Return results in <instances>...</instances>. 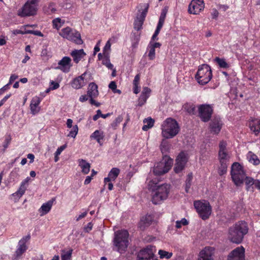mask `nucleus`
Wrapping results in <instances>:
<instances>
[{"mask_svg": "<svg viewBox=\"0 0 260 260\" xmlns=\"http://www.w3.org/2000/svg\"><path fill=\"white\" fill-rule=\"evenodd\" d=\"M248 230L247 224L245 221H239L229 229V238L233 243L239 244L242 241Z\"/></svg>", "mask_w": 260, "mask_h": 260, "instance_id": "f257e3e1", "label": "nucleus"}, {"mask_svg": "<svg viewBox=\"0 0 260 260\" xmlns=\"http://www.w3.org/2000/svg\"><path fill=\"white\" fill-rule=\"evenodd\" d=\"M161 129V136L165 139H171L178 134L180 128L176 120L168 118L162 123Z\"/></svg>", "mask_w": 260, "mask_h": 260, "instance_id": "f03ea898", "label": "nucleus"}, {"mask_svg": "<svg viewBox=\"0 0 260 260\" xmlns=\"http://www.w3.org/2000/svg\"><path fill=\"white\" fill-rule=\"evenodd\" d=\"M170 190V186L168 184L157 185L152 190V202L154 204H160L166 200Z\"/></svg>", "mask_w": 260, "mask_h": 260, "instance_id": "7ed1b4c3", "label": "nucleus"}, {"mask_svg": "<svg viewBox=\"0 0 260 260\" xmlns=\"http://www.w3.org/2000/svg\"><path fill=\"white\" fill-rule=\"evenodd\" d=\"M128 233L126 230L118 231L115 233L113 242L115 249L120 253L124 252L128 246Z\"/></svg>", "mask_w": 260, "mask_h": 260, "instance_id": "20e7f679", "label": "nucleus"}, {"mask_svg": "<svg viewBox=\"0 0 260 260\" xmlns=\"http://www.w3.org/2000/svg\"><path fill=\"white\" fill-rule=\"evenodd\" d=\"M195 78L200 84L205 85L207 84L212 78L210 67L206 64L200 66Z\"/></svg>", "mask_w": 260, "mask_h": 260, "instance_id": "39448f33", "label": "nucleus"}, {"mask_svg": "<svg viewBox=\"0 0 260 260\" xmlns=\"http://www.w3.org/2000/svg\"><path fill=\"white\" fill-rule=\"evenodd\" d=\"M231 175L233 181L236 186L243 184L245 178L243 167L238 162H234L231 167Z\"/></svg>", "mask_w": 260, "mask_h": 260, "instance_id": "423d86ee", "label": "nucleus"}, {"mask_svg": "<svg viewBox=\"0 0 260 260\" xmlns=\"http://www.w3.org/2000/svg\"><path fill=\"white\" fill-rule=\"evenodd\" d=\"M193 205L202 219L206 220L209 218L212 212V208L208 201L206 200L196 201L194 202Z\"/></svg>", "mask_w": 260, "mask_h": 260, "instance_id": "0eeeda50", "label": "nucleus"}, {"mask_svg": "<svg viewBox=\"0 0 260 260\" xmlns=\"http://www.w3.org/2000/svg\"><path fill=\"white\" fill-rule=\"evenodd\" d=\"M39 0H28L18 10V15L21 17L33 16L36 14Z\"/></svg>", "mask_w": 260, "mask_h": 260, "instance_id": "6e6552de", "label": "nucleus"}, {"mask_svg": "<svg viewBox=\"0 0 260 260\" xmlns=\"http://www.w3.org/2000/svg\"><path fill=\"white\" fill-rule=\"evenodd\" d=\"M173 160L168 155L163 156L160 161L154 167L153 172L156 175H161L167 173L173 165Z\"/></svg>", "mask_w": 260, "mask_h": 260, "instance_id": "1a4fd4ad", "label": "nucleus"}, {"mask_svg": "<svg viewBox=\"0 0 260 260\" xmlns=\"http://www.w3.org/2000/svg\"><path fill=\"white\" fill-rule=\"evenodd\" d=\"M59 35L63 38L72 41L77 44L80 45L83 43L80 33L70 27L61 29Z\"/></svg>", "mask_w": 260, "mask_h": 260, "instance_id": "9d476101", "label": "nucleus"}, {"mask_svg": "<svg viewBox=\"0 0 260 260\" xmlns=\"http://www.w3.org/2000/svg\"><path fill=\"white\" fill-rule=\"evenodd\" d=\"M155 247L149 245L142 249L137 254V260H158L154 256Z\"/></svg>", "mask_w": 260, "mask_h": 260, "instance_id": "9b49d317", "label": "nucleus"}, {"mask_svg": "<svg viewBox=\"0 0 260 260\" xmlns=\"http://www.w3.org/2000/svg\"><path fill=\"white\" fill-rule=\"evenodd\" d=\"M30 236L28 235L22 237L18 242L16 250L13 255L12 258L14 260L18 259L21 257L22 255L27 249L26 243L29 240Z\"/></svg>", "mask_w": 260, "mask_h": 260, "instance_id": "f8f14e48", "label": "nucleus"}, {"mask_svg": "<svg viewBox=\"0 0 260 260\" xmlns=\"http://www.w3.org/2000/svg\"><path fill=\"white\" fill-rule=\"evenodd\" d=\"M141 10H139V13L138 14L136 19L134 22V28L136 30H140L143 24L144 19L148 12L149 8L148 4H144L140 5Z\"/></svg>", "mask_w": 260, "mask_h": 260, "instance_id": "ddd939ff", "label": "nucleus"}, {"mask_svg": "<svg viewBox=\"0 0 260 260\" xmlns=\"http://www.w3.org/2000/svg\"><path fill=\"white\" fill-rule=\"evenodd\" d=\"M187 161V154L184 152H180L176 159L174 168V172L177 174L181 173L184 170Z\"/></svg>", "mask_w": 260, "mask_h": 260, "instance_id": "4468645a", "label": "nucleus"}, {"mask_svg": "<svg viewBox=\"0 0 260 260\" xmlns=\"http://www.w3.org/2000/svg\"><path fill=\"white\" fill-rule=\"evenodd\" d=\"M204 0H192L188 6V11L193 15L199 14L204 9Z\"/></svg>", "mask_w": 260, "mask_h": 260, "instance_id": "2eb2a0df", "label": "nucleus"}, {"mask_svg": "<svg viewBox=\"0 0 260 260\" xmlns=\"http://www.w3.org/2000/svg\"><path fill=\"white\" fill-rule=\"evenodd\" d=\"M213 109L208 105H202L199 107V115L201 119L204 121H208L211 118Z\"/></svg>", "mask_w": 260, "mask_h": 260, "instance_id": "dca6fc26", "label": "nucleus"}, {"mask_svg": "<svg viewBox=\"0 0 260 260\" xmlns=\"http://www.w3.org/2000/svg\"><path fill=\"white\" fill-rule=\"evenodd\" d=\"M245 249L243 246L238 247L232 250L228 255V260H244Z\"/></svg>", "mask_w": 260, "mask_h": 260, "instance_id": "f3484780", "label": "nucleus"}, {"mask_svg": "<svg viewBox=\"0 0 260 260\" xmlns=\"http://www.w3.org/2000/svg\"><path fill=\"white\" fill-rule=\"evenodd\" d=\"M72 66L71 58L68 56H64L58 62V67L56 69L64 73H68L70 72Z\"/></svg>", "mask_w": 260, "mask_h": 260, "instance_id": "a211bd4d", "label": "nucleus"}, {"mask_svg": "<svg viewBox=\"0 0 260 260\" xmlns=\"http://www.w3.org/2000/svg\"><path fill=\"white\" fill-rule=\"evenodd\" d=\"M161 44L157 42L150 41L147 47L146 53H148V56L150 60H154L155 58V49L159 48Z\"/></svg>", "mask_w": 260, "mask_h": 260, "instance_id": "6ab92c4d", "label": "nucleus"}, {"mask_svg": "<svg viewBox=\"0 0 260 260\" xmlns=\"http://www.w3.org/2000/svg\"><path fill=\"white\" fill-rule=\"evenodd\" d=\"M222 122L220 117H214L210 122V128L211 133L217 134L221 130Z\"/></svg>", "mask_w": 260, "mask_h": 260, "instance_id": "aec40b11", "label": "nucleus"}, {"mask_svg": "<svg viewBox=\"0 0 260 260\" xmlns=\"http://www.w3.org/2000/svg\"><path fill=\"white\" fill-rule=\"evenodd\" d=\"M214 252L213 247H206L200 252L198 260H212Z\"/></svg>", "mask_w": 260, "mask_h": 260, "instance_id": "412c9836", "label": "nucleus"}, {"mask_svg": "<svg viewBox=\"0 0 260 260\" xmlns=\"http://www.w3.org/2000/svg\"><path fill=\"white\" fill-rule=\"evenodd\" d=\"M86 73H83L81 76L74 79L71 83L72 86L75 89H80L85 86L87 83L85 79Z\"/></svg>", "mask_w": 260, "mask_h": 260, "instance_id": "4be33fe9", "label": "nucleus"}, {"mask_svg": "<svg viewBox=\"0 0 260 260\" xmlns=\"http://www.w3.org/2000/svg\"><path fill=\"white\" fill-rule=\"evenodd\" d=\"M41 101L42 99L37 96H36L32 99L30 104V109L31 114L33 115H35L39 112L41 109L39 107V105L40 104Z\"/></svg>", "mask_w": 260, "mask_h": 260, "instance_id": "5701e85b", "label": "nucleus"}, {"mask_svg": "<svg viewBox=\"0 0 260 260\" xmlns=\"http://www.w3.org/2000/svg\"><path fill=\"white\" fill-rule=\"evenodd\" d=\"M55 201V198H52L51 200L42 204L39 209L40 216H42L46 215L51 210Z\"/></svg>", "mask_w": 260, "mask_h": 260, "instance_id": "b1692460", "label": "nucleus"}, {"mask_svg": "<svg viewBox=\"0 0 260 260\" xmlns=\"http://www.w3.org/2000/svg\"><path fill=\"white\" fill-rule=\"evenodd\" d=\"M151 91V89L147 87H144L143 88L142 92L139 99V106H141L146 103L147 100L150 96Z\"/></svg>", "mask_w": 260, "mask_h": 260, "instance_id": "393cba45", "label": "nucleus"}, {"mask_svg": "<svg viewBox=\"0 0 260 260\" xmlns=\"http://www.w3.org/2000/svg\"><path fill=\"white\" fill-rule=\"evenodd\" d=\"M120 173V170L117 168H112L108 174V176L105 178L104 183L106 184L107 182L110 181H114L115 180Z\"/></svg>", "mask_w": 260, "mask_h": 260, "instance_id": "a878e982", "label": "nucleus"}, {"mask_svg": "<svg viewBox=\"0 0 260 260\" xmlns=\"http://www.w3.org/2000/svg\"><path fill=\"white\" fill-rule=\"evenodd\" d=\"M71 55L74 62L77 63L86 55V53L83 49L74 50L71 52Z\"/></svg>", "mask_w": 260, "mask_h": 260, "instance_id": "bb28decb", "label": "nucleus"}, {"mask_svg": "<svg viewBox=\"0 0 260 260\" xmlns=\"http://www.w3.org/2000/svg\"><path fill=\"white\" fill-rule=\"evenodd\" d=\"M250 130L257 136L260 133V119H254L249 122Z\"/></svg>", "mask_w": 260, "mask_h": 260, "instance_id": "cd10ccee", "label": "nucleus"}, {"mask_svg": "<svg viewBox=\"0 0 260 260\" xmlns=\"http://www.w3.org/2000/svg\"><path fill=\"white\" fill-rule=\"evenodd\" d=\"M99 94L98 86L94 83L89 84L87 91V95L89 98H95Z\"/></svg>", "mask_w": 260, "mask_h": 260, "instance_id": "c85d7f7f", "label": "nucleus"}, {"mask_svg": "<svg viewBox=\"0 0 260 260\" xmlns=\"http://www.w3.org/2000/svg\"><path fill=\"white\" fill-rule=\"evenodd\" d=\"M78 162L79 166L81 169V172L84 174H87L90 171V164L83 159H78Z\"/></svg>", "mask_w": 260, "mask_h": 260, "instance_id": "c756f323", "label": "nucleus"}, {"mask_svg": "<svg viewBox=\"0 0 260 260\" xmlns=\"http://www.w3.org/2000/svg\"><path fill=\"white\" fill-rule=\"evenodd\" d=\"M153 221V217L151 215H146L141 218L140 222V228L144 230L145 227L149 226Z\"/></svg>", "mask_w": 260, "mask_h": 260, "instance_id": "7c9ffc66", "label": "nucleus"}, {"mask_svg": "<svg viewBox=\"0 0 260 260\" xmlns=\"http://www.w3.org/2000/svg\"><path fill=\"white\" fill-rule=\"evenodd\" d=\"M90 137L91 139L95 140L100 145L103 144L102 141L104 137L103 132L96 130L90 135Z\"/></svg>", "mask_w": 260, "mask_h": 260, "instance_id": "2f4dec72", "label": "nucleus"}, {"mask_svg": "<svg viewBox=\"0 0 260 260\" xmlns=\"http://www.w3.org/2000/svg\"><path fill=\"white\" fill-rule=\"evenodd\" d=\"M218 156L220 163L228 164L230 156L226 151H219Z\"/></svg>", "mask_w": 260, "mask_h": 260, "instance_id": "473e14b6", "label": "nucleus"}, {"mask_svg": "<svg viewBox=\"0 0 260 260\" xmlns=\"http://www.w3.org/2000/svg\"><path fill=\"white\" fill-rule=\"evenodd\" d=\"M247 158L250 162L253 164L254 165H257L260 162V161L258 159L257 156L251 152H249L248 153L247 155Z\"/></svg>", "mask_w": 260, "mask_h": 260, "instance_id": "72a5a7b5", "label": "nucleus"}, {"mask_svg": "<svg viewBox=\"0 0 260 260\" xmlns=\"http://www.w3.org/2000/svg\"><path fill=\"white\" fill-rule=\"evenodd\" d=\"M154 122V120L151 118L145 119L143 120L144 125L142 127V129L144 131H148L153 126Z\"/></svg>", "mask_w": 260, "mask_h": 260, "instance_id": "f704fd0d", "label": "nucleus"}, {"mask_svg": "<svg viewBox=\"0 0 260 260\" xmlns=\"http://www.w3.org/2000/svg\"><path fill=\"white\" fill-rule=\"evenodd\" d=\"M73 249L70 248L68 250H62L61 254V260H70L72 257Z\"/></svg>", "mask_w": 260, "mask_h": 260, "instance_id": "c9c22d12", "label": "nucleus"}, {"mask_svg": "<svg viewBox=\"0 0 260 260\" xmlns=\"http://www.w3.org/2000/svg\"><path fill=\"white\" fill-rule=\"evenodd\" d=\"M26 188L24 185V183L22 182L19 189L14 193L12 196L15 197L17 200L20 199L22 195L24 193Z\"/></svg>", "mask_w": 260, "mask_h": 260, "instance_id": "e433bc0d", "label": "nucleus"}, {"mask_svg": "<svg viewBox=\"0 0 260 260\" xmlns=\"http://www.w3.org/2000/svg\"><path fill=\"white\" fill-rule=\"evenodd\" d=\"M65 21L60 18H56L52 20L53 28L58 30L64 23Z\"/></svg>", "mask_w": 260, "mask_h": 260, "instance_id": "4c0bfd02", "label": "nucleus"}, {"mask_svg": "<svg viewBox=\"0 0 260 260\" xmlns=\"http://www.w3.org/2000/svg\"><path fill=\"white\" fill-rule=\"evenodd\" d=\"M158 254L161 259H170L173 255L172 252L166 251L164 250L160 249L158 250Z\"/></svg>", "mask_w": 260, "mask_h": 260, "instance_id": "58836bf2", "label": "nucleus"}, {"mask_svg": "<svg viewBox=\"0 0 260 260\" xmlns=\"http://www.w3.org/2000/svg\"><path fill=\"white\" fill-rule=\"evenodd\" d=\"M214 60L221 68L226 69L229 67V65L223 58H220L217 57L215 58Z\"/></svg>", "mask_w": 260, "mask_h": 260, "instance_id": "ea45409f", "label": "nucleus"}, {"mask_svg": "<svg viewBox=\"0 0 260 260\" xmlns=\"http://www.w3.org/2000/svg\"><path fill=\"white\" fill-rule=\"evenodd\" d=\"M183 107L184 110L190 114H193L196 111V107L193 104H186L184 105Z\"/></svg>", "mask_w": 260, "mask_h": 260, "instance_id": "a19ab883", "label": "nucleus"}, {"mask_svg": "<svg viewBox=\"0 0 260 260\" xmlns=\"http://www.w3.org/2000/svg\"><path fill=\"white\" fill-rule=\"evenodd\" d=\"M44 12L47 14H51L53 13L55 11L54 4L53 3H50L48 6H45L43 8Z\"/></svg>", "mask_w": 260, "mask_h": 260, "instance_id": "79ce46f5", "label": "nucleus"}, {"mask_svg": "<svg viewBox=\"0 0 260 260\" xmlns=\"http://www.w3.org/2000/svg\"><path fill=\"white\" fill-rule=\"evenodd\" d=\"M67 147V145H63L58 147L56 152H55V157H54V161L55 162L58 161L59 160L58 155L60 154V153L66 149Z\"/></svg>", "mask_w": 260, "mask_h": 260, "instance_id": "37998d69", "label": "nucleus"}, {"mask_svg": "<svg viewBox=\"0 0 260 260\" xmlns=\"http://www.w3.org/2000/svg\"><path fill=\"white\" fill-rule=\"evenodd\" d=\"M160 149L162 153H166L168 151L169 149V145L168 142L165 140L163 139L161 145H160Z\"/></svg>", "mask_w": 260, "mask_h": 260, "instance_id": "c03bdc74", "label": "nucleus"}, {"mask_svg": "<svg viewBox=\"0 0 260 260\" xmlns=\"http://www.w3.org/2000/svg\"><path fill=\"white\" fill-rule=\"evenodd\" d=\"M78 132V127L77 125H75L73 126L72 129L70 132L68 136L75 138Z\"/></svg>", "mask_w": 260, "mask_h": 260, "instance_id": "a18cd8bd", "label": "nucleus"}, {"mask_svg": "<svg viewBox=\"0 0 260 260\" xmlns=\"http://www.w3.org/2000/svg\"><path fill=\"white\" fill-rule=\"evenodd\" d=\"M102 63L109 69L113 70L114 66L111 63L110 60L108 57H106L104 58H103V59L102 60Z\"/></svg>", "mask_w": 260, "mask_h": 260, "instance_id": "49530a36", "label": "nucleus"}, {"mask_svg": "<svg viewBox=\"0 0 260 260\" xmlns=\"http://www.w3.org/2000/svg\"><path fill=\"white\" fill-rule=\"evenodd\" d=\"M228 164L220 163V167L218 169V173L220 175H222L226 172Z\"/></svg>", "mask_w": 260, "mask_h": 260, "instance_id": "de8ad7c7", "label": "nucleus"}, {"mask_svg": "<svg viewBox=\"0 0 260 260\" xmlns=\"http://www.w3.org/2000/svg\"><path fill=\"white\" fill-rule=\"evenodd\" d=\"M245 184L247 189H248L252 185H254L255 180H254L252 178L245 176Z\"/></svg>", "mask_w": 260, "mask_h": 260, "instance_id": "09e8293b", "label": "nucleus"}, {"mask_svg": "<svg viewBox=\"0 0 260 260\" xmlns=\"http://www.w3.org/2000/svg\"><path fill=\"white\" fill-rule=\"evenodd\" d=\"M188 224V221L185 218H182L181 220H177L176 222V227L177 229L181 228L182 225H185Z\"/></svg>", "mask_w": 260, "mask_h": 260, "instance_id": "8fccbe9b", "label": "nucleus"}, {"mask_svg": "<svg viewBox=\"0 0 260 260\" xmlns=\"http://www.w3.org/2000/svg\"><path fill=\"white\" fill-rule=\"evenodd\" d=\"M122 121V117L120 116H118L115 120L111 124L112 127L115 129L117 125Z\"/></svg>", "mask_w": 260, "mask_h": 260, "instance_id": "3c124183", "label": "nucleus"}, {"mask_svg": "<svg viewBox=\"0 0 260 260\" xmlns=\"http://www.w3.org/2000/svg\"><path fill=\"white\" fill-rule=\"evenodd\" d=\"M165 17H166V14L165 13H161L160 17H159V21H158V23L157 24V27L159 28H161L162 27V25L164 24V21H165Z\"/></svg>", "mask_w": 260, "mask_h": 260, "instance_id": "603ef678", "label": "nucleus"}, {"mask_svg": "<svg viewBox=\"0 0 260 260\" xmlns=\"http://www.w3.org/2000/svg\"><path fill=\"white\" fill-rule=\"evenodd\" d=\"M192 179V175H188V177L186 181L185 190L187 192L191 186V181Z\"/></svg>", "mask_w": 260, "mask_h": 260, "instance_id": "864d4df0", "label": "nucleus"}, {"mask_svg": "<svg viewBox=\"0 0 260 260\" xmlns=\"http://www.w3.org/2000/svg\"><path fill=\"white\" fill-rule=\"evenodd\" d=\"M160 29H161V28H159L156 27V28L151 38V40L150 41L153 42L154 40L158 39L157 36H158V34L159 33Z\"/></svg>", "mask_w": 260, "mask_h": 260, "instance_id": "5fc2aeb1", "label": "nucleus"}, {"mask_svg": "<svg viewBox=\"0 0 260 260\" xmlns=\"http://www.w3.org/2000/svg\"><path fill=\"white\" fill-rule=\"evenodd\" d=\"M35 25H24V26H22L21 28L22 29V32H26L24 33V34H30V32H28L29 31H31V30H28V29H27V27H34Z\"/></svg>", "mask_w": 260, "mask_h": 260, "instance_id": "6e6d98bb", "label": "nucleus"}, {"mask_svg": "<svg viewBox=\"0 0 260 260\" xmlns=\"http://www.w3.org/2000/svg\"><path fill=\"white\" fill-rule=\"evenodd\" d=\"M50 86H51L52 90L56 89L59 87V83L55 82L54 81H51L50 82Z\"/></svg>", "mask_w": 260, "mask_h": 260, "instance_id": "4d7b16f0", "label": "nucleus"}, {"mask_svg": "<svg viewBox=\"0 0 260 260\" xmlns=\"http://www.w3.org/2000/svg\"><path fill=\"white\" fill-rule=\"evenodd\" d=\"M219 13L216 9H213L211 12L212 18L216 19L218 17Z\"/></svg>", "mask_w": 260, "mask_h": 260, "instance_id": "13d9d810", "label": "nucleus"}, {"mask_svg": "<svg viewBox=\"0 0 260 260\" xmlns=\"http://www.w3.org/2000/svg\"><path fill=\"white\" fill-rule=\"evenodd\" d=\"M226 143L224 141L220 142L219 144V151H226Z\"/></svg>", "mask_w": 260, "mask_h": 260, "instance_id": "bf43d9fd", "label": "nucleus"}, {"mask_svg": "<svg viewBox=\"0 0 260 260\" xmlns=\"http://www.w3.org/2000/svg\"><path fill=\"white\" fill-rule=\"evenodd\" d=\"M111 46V44L110 43V41L108 40L107 42V43L104 48V54L106 53L107 51H109L110 49Z\"/></svg>", "mask_w": 260, "mask_h": 260, "instance_id": "052dcab7", "label": "nucleus"}, {"mask_svg": "<svg viewBox=\"0 0 260 260\" xmlns=\"http://www.w3.org/2000/svg\"><path fill=\"white\" fill-rule=\"evenodd\" d=\"M87 214V211H85L82 213H81L80 214H79L78 216L76 217V220L79 221L81 219L85 217Z\"/></svg>", "mask_w": 260, "mask_h": 260, "instance_id": "680f3d73", "label": "nucleus"}, {"mask_svg": "<svg viewBox=\"0 0 260 260\" xmlns=\"http://www.w3.org/2000/svg\"><path fill=\"white\" fill-rule=\"evenodd\" d=\"M133 91L135 94H138L140 91V87L139 84H133Z\"/></svg>", "mask_w": 260, "mask_h": 260, "instance_id": "e2e57ef3", "label": "nucleus"}, {"mask_svg": "<svg viewBox=\"0 0 260 260\" xmlns=\"http://www.w3.org/2000/svg\"><path fill=\"white\" fill-rule=\"evenodd\" d=\"M109 87L113 91L116 89L117 85L115 81H111L109 85Z\"/></svg>", "mask_w": 260, "mask_h": 260, "instance_id": "0e129e2a", "label": "nucleus"}, {"mask_svg": "<svg viewBox=\"0 0 260 260\" xmlns=\"http://www.w3.org/2000/svg\"><path fill=\"white\" fill-rule=\"evenodd\" d=\"M102 112L100 110H98L96 111V114L93 116V120L96 121L100 117H101Z\"/></svg>", "mask_w": 260, "mask_h": 260, "instance_id": "69168bd1", "label": "nucleus"}, {"mask_svg": "<svg viewBox=\"0 0 260 260\" xmlns=\"http://www.w3.org/2000/svg\"><path fill=\"white\" fill-rule=\"evenodd\" d=\"M140 79V74H137L133 80V84H139V81Z\"/></svg>", "mask_w": 260, "mask_h": 260, "instance_id": "338daca9", "label": "nucleus"}, {"mask_svg": "<svg viewBox=\"0 0 260 260\" xmlns=\"http://www.w3.org/2000/svg\"><path fill=\"white\" fill-rule=\"evenodd\" d=\"M92 224L91 223H88L87 225V226L85 228V231L86 232H90L91 230H92Z\"/></svg>", "mask_w": 260, "mask_h": 260, "instance_id": "774afa93", "label": "nucleus"}]
</instances>
